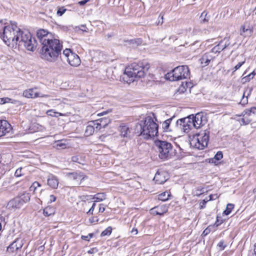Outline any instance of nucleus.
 I'll return each instance as SVG.
<instances>
[{"instance_id":"1","label":"nucleus","mask_w":256,"mask_h":256,"mask_svg":"<svg viewBox=\"0 0 256 256\" xmlns=\"http://www.w3.org/2000/svg\"><path fill=\"white\" fill-rule=\"evenodd\" d=\"M41 57L42 59L52 62L56 61L61 54L62 49V42H60L58 36L42 40Z\"/></svg>"},{"instance_id":"2","label":"nucleus","mask_w":256,"mask_h":256,"mask_svg":"<svg viewBox=\"0 0 256 256\" xmlns=\"http://www.w3.org/2000/svg\"><path fill=\"white\" fill-rule=\"evenodd\" d=\"M152 115L146 117L144 120L140 123V135L146 140L157 136L158 133V126L156 122V118L154 113Z\"/></svg>"},{"instance_id":"3","label":"nucleus","mask_w":256,"mask_h":256,"mask_svg":"<svg viewBox=\"0 0 256 256\" xmlns=\"http://www.w3.org/2000/svg\"><path fill=\"white\" fill-rule=\"evenodd\" d=\"M16 40V46L18 48H24L30 52H34L36 48V40L28 30H20L18 33Z\"/></svg>"},{"instance_id":"4","label":"nucleus","mask_w":256,"mask_h":256,"mask_svg":"<svg viewBox=\"0 0 256 256\" xmlns=\"http://www.w3.org/2000/svg\"><path fill=\"white\" fill-rule=\"evenodd\" d=\"M150 64L146 62H141L138 64L133 63L126 68L124 70V77L127 76L131 78L130 82L134 80V78H140L144 76L146 72L150 68ZM127 82H129L126 80Z\"/></svg>"},{"instance_id":"5","label":"nucleus","mask_w":256,"mask_h":256,"mask_svg":"<svg viewBox=\"0 0 256 256\" xmlns=\"http://www.w3.org/2000/svg\"><path fill=\"white\" fill-rule=\"evenodd\" d=\"M20 29L15 23L4 26L2 36L4 42L12 48H16V36Z\"/></svg>"},{"instance_id":"6","label":"nucleus","mask_w":256,"mask_h":256,"mask_svg":"<svg viewBox=\"0 0 256 256\" xmlns=\"http://www.w3.org/2000/svg\"><path fill=\"white\" fill-rule=\"evenodd\" d=\"M190 144L192 146L202 150L208 145L209 140V132L204 130L190 136Z\"/></svg>"},{"instance_id":"7","label":"nucleus","mask_w":256,"mask_h":256,"mask_svg":"<svg viewBox=\"0 0 256 256\" xmlns=\"http://www.w3.org/2000/svg\"><path fill=\"white\" fill-rule=\"evenodd\" d=\"M190 70L186 66H178L166 74V78L170 81L179 80L189 78Z\"/></svg>"},{"instance_id":"8","label":"nucleus","mask_w":256,"mask_h":256,"mask_svg":"<svg viewBox=\"0 0 256 256\" xmlns=\"http://www.w3.org/2000/svg\"><path fill=\"white\" fill-rule=\"evenodd\" d=\"M159 152V157L162 160L168 159L170 157V152L172 150V144L166 141L158 140L156 142Z\"/></svg>"},{"instance_id":"9","label":"nucleus","mask_w":256,"mask_h":256,"mask_svg":"<svg viewBox=\"0 0 256 256\" xmlns=\"http://www.w3.org/2000/svg\"><path fill=\"white\" fill-rule=\"evenodd\" d=\"M62 54L68 64L72 66H78L80 64V60L78 54L73 52L70 49L64 50Z\"/></svg>"},{"instance_id":"10","label":"nucleus","mask_w":256,"mask_h":256,"mask_svg":"<svg viewBox=\"0 0 256 256\" xmlns=\"http://www.w3.org/2000/svg\"><path fill=\"white\" fill-rule=\"evenodd\" d=\"M192 118L191 116L180 118L177 120V126L180 130H182L185 133L189 132L190 130L193 128Z\"/></svg>"},{"instance_id":"11","label":"nucleus","mask_w":256,"mask_h":256,"mask_svg":"<svg viewBox=\"0 0 256 256\" xmlns=\"http://www.w3.org/2000/svg\"><path fill=\"white\" fill-rule=\"evenodd\" d=\"M242 115L243 116V118L242 119V124H248L252 120L253 118L256 117V107L245 110L242 112Z\"/></svg>"},{"instance_id":"12","label":"nucleus","mask_w":256,"mask_h":256,"mask_svg":"<svg viewBox=\"0 0 256 256\" xmlns=\"http://www.w3.org/2000/svg\"><path fill=\"white\" fill-rule=\"evenodd\" d=\"M230 44V42L228 39L224 38L217 45L214 46L210 51V52L214 54H220L222 51L228 46Z\"/></svg>"},{"instance_id":"13","label":"nucleus","mask_w":256,"mask_h":256,"mask_svg":"<svg viewBox=\"0 0 256 256\" xmlns=\"http://www.w3.org/2000/svg\"><path fill=\"white\" fill-rule=\"evenodd\" d=\"M23 96L27 98H34L38 97H46L48 98V95H40V92L37 91L36 88H30L26 90L23 92Z\"/></svg>"},{"instance_id":"14","label":"nucleus","mask_w":256,"mask_h":256,"mask_svg":"<svg viewBox=\"0 0 256 256\" xmlns=\"http://www.w3.org/2000/svg\"><path fill=\"white\" fill-rule=\"evenodd\" d=\"M23 239L17 238L10 245L8 246L7 250L10 252H14L22 248L24 245Z\"/></svg>"},{"instance_id":"15","label":"nucleus","mask_w":256,"mask_h":256,"mask_svg":"<svg viewBox=\"0 0 256 256\" xmlns=\"http://www.w3.org/2000/svg\"><path fill=\"white\" fill-rule=\"evenodd\" d=\"M11 130V125L6 120H0V136L9 133Z\"/></svg>"},{"instance_id":"16","label":"nucleus","mask_w":256,"mask_h":256,"mask_svg":"<svg viewBox=\"0 0 256 256\" xmlns=\"http://www.w3.org/2000/svg\"><path fill=\"white\" fill-rule=\"evenodd\" d=\"M118 130L121 136L124 138H130L131 130L130 126L126 124L122 123L118 126Z\"/></svg>"},{"instance_id":"17","label":"nucleus","mask_w":256,"mask_h":256,"mask_svg":"<svg viewBox=\"0 0 256 256\" xmlns=\"http://www.w3.org/2000/svg\"><path fill=\"white\" fill-rule=\"evenodd\" d=\"M191 118H192V126L193 128H200L204 124L202 123V115L201 114H197L195 116L194 115H190Z\"/></svg>"},{"instance_id":"18","label":"nucleus","mask_w":256,"mask_h":256,"mask_svg":"<svg viewBox=\"0 0 256 256\" xmlns=\"http://www.w3.org/2000/svg\"><path fill=\"white\" fill-rule=\"evenodd\" d=\"M59 184V181L58 178L52 174H49L47 179V184L48 186L54 189L58 188Z\"/></svg>"},{"instance_id":"19","label":"nucleus","mask_w":256,"mask_h":256,"mask_svg":"<svg viewBox=\"0 0 256 256\" xmlns=\"http://www.w3.org/2000/svg\"><path fill=\"white\" fill-rule=\"evenodd\" d=\"M68 178L70 180L78 182L79 180H82L86 177L82 172H69L66 174Z\"/></svg>"},{"instance_id":"20","label":"nucleus","mask_w":256,"mask_h":256,"mask_svg":"<svg viewBox=\"0 0 256 256\" xmlns=\"http://www.w3.org/2000/svg\"><path fill=\"white\" fill-rule=\"evenodd\" d=\"M253 32L252 26H250L248 24L245 23L242 27L240 34L244 37H250Z\"/></svg>"},{"instance_id":"21","label":"nucleus","mask_w":256,"mask_h":256,"mask_svg":"<svg viewBox=\"0 0 256 256\" xmlns=\"http://www.w3.org/2000/svg\"><path fill=\"white\" fill-rule=\"evenodd\" d=\"M51 33H48L46 30L42 29L37 32V36L39 38L40 42L42 44V40L44 39H48L54 36Z\"/></svg>"},{"instance_id":"22","label":"nucleus","mask_w":256,"mask_h":256,"mask_svg":"<svg viewBox=\"0 0 256 256\" xmlns=\"http://www.w3.org/2000/svg\"><path fill=\"white\" fill-rule=\"evenodd\" d=\"M151 213L155 215H162L168 211L166 206H161L154 207L150 210Z\"/></svg>"},{"instance_id":"23","label":"nucleus","mask_w":256,"mask_h":256,"mask_svg":"<svg viewBox=\"0 0 256 256\" xmlns=\"http://www.w3.org/2000/svg\"><path fill=\"white\" fill-rule=\"evenodd\" d=\"M22 205V200L18 198L10 200L8 204V208H20Z\"/></svg>"},{"instance_id":"24","label":"nucleus","mask_w":256,"mask_h":256,"mask_svg":"<svg viewBox=\"0 0 256 256\" xmlns=\"http://www.w3.org/2000/svg\"><path fill=\"white\" fill-rule=\"evenodd\" d=\"M165 174L164 172H158L155 174L154 180L158 184H162L168 180L166 178Z\"/></svg>"},{"instance_id":"25","label":"nucleus","mask_w":256,"mask_h":256,"mask_svg":"<svg viewBox=\"0 0 256 256\" xmlns=\"http://www.w3.org/2000/svg\"><path fill=\"white\" fill-rule=\"evenodd\" d=\"M212 52H210L206 53L204 54L201 58V63L202 64H204L205 66H207L209 62L212 60H213L214 58L211 56Z\"/></svg>"},{"instance_id":"26","label":"nucleus","mask_w":256,"mask_h":256,"mask_svg":"<svg viewBox=\"0 0 256 256\" xmlns=\"http://www.w3.org/2000/svg\"><path fill=\"white\" fill-rule=\"evenodd\" d=\"M94 122H90L88 125L86 126L85 130V134L86 136H90L92 135L94 132Z\"/></svg>"},{"instance_id":"27","label":"nucleus","mask_w":256,"mask_h":256,"mask_svg":"<svg viewBox=\"0 0 256 256\" xmlns=\"http://www.w3.org/2000/svg\"><path fill=\"white\" fill-rule=\"evenodd\" d=\"M63 140H58L54 142V147L57 149H64L66 148V144Z\"/></svg>"},{"instance_id":"28","label":"nucleus","mask_w":256,"mask_h":256,"mask_svg":"<svg viewBox=\"0 0 256 256\" xmlns=\"http://www.w3.org/2000/svg\"><path fill=\"white\" fill-rule=\"evenodd\" d=\"M98 120L100 122L99 126H102V128H105L110 122V118H106L98 119Z\"/></svg>"},{"instance_id":"29","label":"nucleus","mask_w":256,"mask_h":256,"mask_svg":"<svg viewBox=\"0 0 256 256\" xmlns=\"http://www.w3.org/2000/svg\"><path fill=\"white\" fill-rule=\"evenodd\" d=\"M170 194L168 192H164L158 196V199L162 201H166L168 200Z\"/></svg>"},{"instance_id":"30","label":"nucleus","mask_w":256,"mask_h":256,"mask_svg":"<svg viewBox=\"0 0 256 256\" xmlns=\"http://www.w3.org/2000/svg\"><path fill=\"white\" fill-rule=\"evenodd\" d=\"M44 214L46 216L53 215L54 214V209L52 207H46L44 210Z\"/></svg>"},{"instance_id":"31","label":"nucleus","mask_w":256,"mask_h":256,"mask_svg":"<svg viewBox=\"0 0 256 256\" xmlns=\"http://www.w3.org/2000/svg\"><path fill=\"white\" fill-rule=\"evenodd\" d=\"M172 118H168L162 124V128L164 131L168 132L169 130L170 124L172 120Z\"/></svg>"},{"instance_id":"32","label":"nucleus","mask_w":256,"mask_h":256,"mask_svg":"<svg viewBox=\"0 0 256 256\" xmlns=\"http://www.w3.org/2000/svg\"><path fill=\"white\" fill-rule=\"evenodd\" d=\"M92 198L94 200V202H101L105 199V195L104 194H98L92 196Z\"/></svg>"},{"instance_id":"33","label":"nucleus","mask_w":256,"mask_h":256,"mask_svg":"<svg viewBox=\"0 0 256 256\" xmlns=\"http://www.w3.org/2000/svg\"><path fill=\"white\" fill-rule=\"evenodd\" d=\"M248 92L247 94V96L246 97V99L244 100V98H243L241 100V102H240V104H243V105H244L245 104H247L248 103V96L250 94L252 90V88H247L244 92L243 94V97L244 96L246 92L248 91Z\"/></svg>"},{"instance_id":"34","label":"nucleus","mask_w":256,"mask_h":256,"mask_svg":"<svg viewBox=\"0 0 256 256\" xmlns=\"http://www.w3.org/2000/svg\"><path fill=\"white\" fill-rule=\"evenodd\" d=\"M106 76L108 79L110 80V81L114 80L116 78V76L114 74L111 68H108L106 71Z\"/></svg>"},{"instance_id":"35","label":"nucleus","mask_w":256,"mask_h":256,"mask_svg":"<svg viewBox=\"0 0 256 256\" xmlns=\"http://www.w3.org/2000/svg\"><path fill=\"white\" fill-rule=\"evenodd\" d=\"M130 44H132V46H138L142 44V40L141 38H136L131 40L130 41Z\"/></svg>"},{"instance_id":"36","label":"nucleus","mask_w":256,"mask_h":256,"mask_svg":"<svg viewBox=\"0 0 256 256\" xmlns=\"http://www.w3.org/2000/svg\"><path fill=\"white\" fill-rule=\"evenodd\" d=\"M234 208V204H228L226 206V209L224 211L223 214L225 215H228Z\"/></svg>"},{"instance_id":"37","label":"nucleus","mask_w":256,"mask_h":256,"mask_svg":"<svg viewBox=\"0 0 256 256\" xmlns=\"http://www.w3.org/2000/svg\"><path fill=\"white\" fill-rule=\"evenodd\" d=\"M18 198L22 200V202L23 204L24 203L30 200V195L28 193H24Z\"/></svg>"},{"instance_id":"38","label":"nucleus","mask_w":256,"mask_h":256,"mask_svg":"<svg viewBox=\"0 0 256 256\" xmlns=\"http://www.w3.org/2000/svg\"><path fill=\"white\" fill-rule=\"evenodd\" d=\"M112 228L110 226L107 228L100 234L102 236L110 235L112 233Z\"/></svg>"},{"instance_id":"39","label":"nucleus","mask_w":256,"mask_h":256,"mask_svg":"<svg viewBox=\"0 0 256 256\" xmlns=\"http://www.w3.org/2000/svg\"><path fill=\"white\" fill-rule=\"evenodd\" d=\"M74 30L76 32H78L79 30H81L83 32H88V29L86 27V25L82 24L80 26H76Z\"/></svg>"},{"instance_id":"40","label":"nucleus","mask_w":256,"mask_h":256,"mask_svg":"<svg viewBox=\"0 0 256 256\" xmlns=\"http://www.w3.org/2000/svg\"><path fill=\"white\" fill-rule=\"evenodd\" d=\"M81 200L83 202H86L89 201L90 202H92V196H80Z\"/></svg>"},{"instance_id":"41","label":"nucleus","mask_w":256,"mask_h":256,"mask_svg":"<svg viewBox=\"0 0 256 256\" xmlns=\"http://www.w3.org/2000/svg\"><path fill=\"white\" fill-rule=\"evenodd\" d=\"M40 186H41V185L38 182H34L32 183V185L30 187V190H31V191L32 190L34 192L36 191V188L38 187H40Z\"/></svg>"},{"instance_id":"42","label":"nucleus","mask_w":256,"mask_h":256,"mask_svg":"<svg viewBox=\"0 0 256 256\" xmlns=\"http://www.w3.org/2000/svg\"><path fill=\"white\" fill-rule=\"evenodd\" d=\"M256 74V70H254L252 72L245 76L244 78L246 79V81H249L250 80L252 79Z\"/></svg>"},{"instance_id":"43","label":"nucleus","mask_w":256,"mask_h":256,"mask_svg":"<svg viewBox=\"0 0 256 256\" xmlns=\"http://www.w3.org/2000/svg\"><path fill=\"white\" fill-rule=\"evenodd\" d=\"M200 18L203 22H207L209 20V16H208V13L206 12L201 14Z\"/></svg>"},{"instance_id":"44","label":"nucleus","mask_w":256,"mask_h":256,"mask_svg":"<svg viewBox=\"0 0 256 256\" xmlns=\"http://www.w3.org/2000/svg\"><path fill=\"white\" fill-rule=\"evenodd\" d=\"M66 10V9L64 8V6L60 7L58 8V10L56 12V14L58 16H62Z\"/></svg>"},{"instance_id":"45","label":"nucleus","mask_w":256,"mask_h":256,"mask_svg":"<svg viewBox=\"0 0 256 256\" xmlns=\"http://www.w3.org/2000/svg\"><path fill=\"white\" fill-rule=\"evenodd\" d=\"M22 170L23 168H18L14 173L15 176L20 177L22 176L24 174V172H22Z\"/></svg>"},{"instance_id":"46","label":"nucleus","mask_w":256,"mask_h":256,"mask_svg":"<svg viewBox=\"0 0 256 256\" xmlns=\"http://www.w3.org/2000/svg\"><path fill=\"white\" fill-rule=\"evenodd\" d=\"M218 246L220 250H222L224 249V248L226 246V245L224 244V240H220L218 243Z\"/></svg>"},{"instance_id":"47","label":"nucleus","mask_w":256,"mask_h":256,"mask_svg":"<svg viewBox=\"0 0 256 256\" xmlns=\"http://www.w3.org/2000/svg\"><path fill=\"white\" fill-rule=\"evenodd\" d=\"M212 228V226H208L204 230L202 234L204 236L208 235L211 232Z\"/></svg>"},{"instance_id":"48","label":"nucleus","mask_w":256,"mask_h":256,"mask_svg":"<svg viewBox=\"0 0 256 256\" xmlns=\"http://www.w3.org/2000/svg\"><path fill=\"white\" fill-rule=\"evenodd\" d=\"M94 124V130H100L102 128V126H99L100 122L98 120H96V121H93Z\"/></svg>"},{"instance_id":"49","label":"nucleus","mask_w":256,"mask_h":256,"mask_svg":"<svg viewBox=\"0 0 256 256\" xmlns=\"http://www.w3.org/2000/svg\"><path fill=\"white\" fill-rule=\"evenodd\" d=\"M223 157V154L222 152H218L214 156V159L219 160Z\"/></svg>"},{"instance_id":"50","label":"nucleus","mask_w":256,"mask_h":256,"mask_svg":"<svg viewBox=\"0 0 256 256\" xmlns=\"http://www.w3.org/2000/svg\"><path fill=\"white\" fill-rule=\"evenodd\" d=\"M204 188H200V189L198 188L196 190V195L199 196L201 195L202 194H204Z\"/></svg>"},{"instance_id":"51","label":"nucleus","mask_w":256,"mask_h":256,"mask_svg":"<svg viewBox=\"0 0 256 256\" xmlns=\"http://www.w3.org/2000/svg\"><path fill=\"white\" fill-rule=\"evenodd\" d=\"M245 62V61H243L242 62H238L234 68V70L233 71V73L236 72V70H238V69H239L242 66V65H243Z\"/></svg>"},{"instance_id":"52","label":"nucleus","mask_w":256,"mask_h":256,"mask_svg":"<svg viewBox=\"0 0 256 256\" xmlns=\"http://www.w3.org/2000/svg\"><path fill=\"white\" fill-rule=\"evenodd\" d=\"M10 100V98H0V104H4L8 102Z\"/></svg>"},{"instance_id":"53","label":"nucleus","mask_w":256,"mask_h":256,"mask_svg":"<svg viewBox=\"0 0 256 256\" xmlns=\"http://www.w3.org/2000/svg\"><path fill=\"white\" fill-rule=\"evenodd\" d=\"M208 202V200H204L200 204V209H202L205 208L206 204Z\"/></svg>"},{"instance_id":"54","label":"nucleus","mask_w":256,"mask_h":256,"mask_svg":"<svg viewBox=\"0 0 256 256\" xmlns=\"http://www.w3.org/2000/svg\"><path fill=\"white\" fill-rule=\"evenodd\" d=\"M56 112H54L53 110H48L47 111L46 114L52 116H58L56 115Z\"/></svg>"},{"instance_id":"55","label":"nucleus","mask_w":256,"mask_h":256,"mask_svg":"<svg viewBox=\"0 0 256 256\" xmlns=\"http://www.w3.org/2000/svg\"><path fill=\"white\" fill-rule=\"evenodd\" d=\"M223 222V220H220V217L217 216V218H216V222H215L214 224V225L216 226H220L221 224H222Z\"/></svg>"},{"instance_id":"56","label":"nucleus","mask_w":256,"mask_h":256,"mask_svg":"<svg viewBox=\"0 0 256 256\" xmlns=\"http://www.w3.org/2000/svg\"><path fill=\"white\" fill-rule=\"evenodd\" d=\"M95 206H96V204H95V202H94V203L92 204V207L90 208V209L89 210H88V212H87V214H93V211H94V207H95Z\"/></svg>"},{"instance_id":"57","label":"nucleus","mask_w":256,"mask_h":256,"mask_svg":"<svg viewBox=\"0 0 256 256\" xmlns=\"http://www.w3.org/2000/svg\"><path fill=\"white\" fill-rule=\"evenodd\" d=\"M217 198H218V196H217L216 194H210L209 196V199L208 200H208V201H209V200H216Z\"/></svg>"},{"instance_id":"58","label":"nucleus","mask_w":256,"mask_h":256,"mask_svg":"<svg viewBox=\"0 0 256 256\" xmlns=\"http://www.w3.org/2000/svg\"><path fill=\"white\" fill-rule=\"evenodd\" d=\"M104 210H105V208L104 206V204H100V207H99V212H103Z\"/></svg>"},{"instance_id":"59","label":"nucleus","mask_w":256,"mask_h":256,"mask_svg":"<svg viewBox=\"0 0 256 256\" xmlns=\"http://www.w3.org/2000/svg\"><path fill=\"white\" fill-rule=\"evenodd\" d=\"M72 160L74 162L80 163L78 162V157L76 156H72Z\"/></svg>"},{"instance_id":"60","label":"nucleus","mask_w":256,"mask_h":256,"mask_svg":"<svg viewBox=\"0 0 256 256\" xmlns=\"http://www.w3.org/2000/svg\"><path fill=\"white\" fill-rule=\"evenodd\" d=\"M56 200V197L54 195H50V202H54Z\"/></svg>"},{"instance_id":"61","label":"nucleus","mask_w":256,"mask_h":256,"mask_svg":"<svg viewBox=\"0 0 256 256\" xmlns=\"http://www.w3.org/2000/svg\"><path fill=\"white\" fill-rule=\"evenodd\" d=\"M88 1H89V0H83L79 2L78 4L80 6H83V5L85 4Z\"/></svg>"},{"instance_id":"62","label":"nucleus","mask_w":256,"mask_h":256,"mask_svg":"<svg viewBox=\"0 0 256 256\" xmlns=\"http://www.w3.org/2000/svg\"><path fill=\"white\" fill-rule=\"evenodd\" d=\"M138 232V230L135 228H133L131 230V233L134 235H136Z\"/></svg>"},{"instance_id":"63","label":"nucleus","mask_w":256,"mask_h":256,"mask_svg":"<svg viewBox=\"0 0 256 256\" xmlns=\"http://www.w3.org/2000/svg\"><path fill=\"white\" fill-rule=\"evenodd\" d=\"M82 239L88 241L90 239L88 236H82Z\"/></svg>"},{"instance_id":"64","label":"nucleus","mask_w":256,"mask_h":256,"mask_svg":"<svg viewBox=\"0 0 256 256\" xmlns=\"http://www.w3.org/2000/svg\"><path fill=\"white\" fill-rule=\"evenodd\" d=\"M185 90H186V88L184 86H182V88H180L178 91L180 92H184Z\"/></svg>"}]
</instances>
